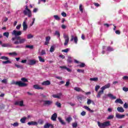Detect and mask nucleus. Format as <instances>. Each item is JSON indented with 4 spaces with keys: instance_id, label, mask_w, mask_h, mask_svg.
<instances>
[{
    "instance_id": "obj_55",
    "label": "nucleus",
    "mask_w": 128,
    "mask_h": 128,
    "mask_svg": "<svg viewBox=\"0 0 128 128\" xmlns=\"http://www.w3.org/2000/svg\"><path fill=\"white\" fill-rule=\"evenodd\" d=\"M86 112H84V111H82L80 114H81V116H86Z\"/></svg>"
},
{
    "instance_id": "obj_7",
    "label": "nucleus",
    "mask_w": 128,
    "mask_h": 128,
    "mask_svg": "<svg viewBox=\"0 0 128 128\" xmlns=\"http://www.w3.org/2000/svg\"><path fill=\"white\" fill-rule=\"evenodd\" d=\"M36 60H28L27 64L29 66H34L36 64Z\"/></svg>"
},
{
    "instance_id": "obj_34",
    "label": "nucleus",
    "mask_w": 128,
    "mask_h": 128,
    "mask_svg": "<svg viewBox=\"0 0 128 128\" xmlns=\"http://www.w3.org/2000/svg\"><path fill=\"white\" fill-rule=\"evenodd\" d=\"M54 18L56 20H60V18L58 15H54Z\"/></svg>"
},
{
    "instance_id": "obj_53",
    "label": "nucleus",
    "mask_w": 128,
    "mask_h": 128,
    "mask_svg": "<svg viewBox=\"0 0 128 128\" xmlns=\"http://www.w3.org/2000/svg\"><path fill=\"white\" fill-rule=\"evenodd\" d=\"M46 54V50H42L41 51V54H40L41 56H44V55Z\"/></svg>"
},
{
    "instance_id": "obj_16",
    "label": "nucleus",
    "mask_w": 128,
    "mask_h": 128,
    "mask_svg": "<svg viewBox=\"0 0 128 128\" xmlns=\"http://www.w3.org/2000/svg\"><path fill=\"white\" fill-rule=\"evenodd\" d=\"M104 94V90H101L100 91L98 92V94L96 96V98H100V96H102V94Z\"/></svg>"
},
{
    "instance_id": "obj_15",
    "label": "nucleus",
    "mask_w": 128,
    "mask_h": 128,
    "mask_svg": "<svg viewBox=\"0 0 128 128\" xmlns=\"http://www.w3.org/2000/svg\"><path fill=\"white\" fill-rule=\"evenodd\" d=\"M62 93H58L57 94H53L52 96L54 98H60V96H62Z\"/></svg>"
},
{
    "instance_id": "obj_31",
    "label": "nucleus",
    "mask_w": 128,
    "mask_h": 128,
    "mask_svg": "<svg viewBox=\"0 0 128 128\" xmlns=\"http://www.w3.org/2000/svg\"><path fill=\"white\" fill-rule=\"evenodd\" d=\"M68 64H72V57L68 56L67 60Z\"/></svg>"
},
{
    "instance_id": "obj_32",
    "label": "nucleus",
    "mask_w": 128,
    "mask_h": 128,
    "mask_svg": "<svg viewBox=\"0 0 128 128\" xmlns=\"http://www.w3.org/2000/svg\"><path fill=\"white\" fill-rule=\"evenodd\" d=\"M72 117L69 116L66 119V122H68V123H70V122H72Z\"/></svg>"
},
{
    "instance_id": "obj_12",
    "label": "nucleus",
    "mask_w": 128,
    "mask_h": 128,
    "mask_svg": "<svg viewBox=\"0 0 128 128\" xmlns=\"http://www.w3.org/2000/svg\"><path fill=\"white\" fill-rule=\"evenodd\" d=\"M56 118H58V114H56V113H54L52 116L51 120L54 122H56Z\"/></svg>"
},
{
    "instance_id": "obj_30",
    "label": "nucleus",
    "mask_w": 128,
    "mask_h": 128,
    "mask_svg": "<svg viewBox=\"0 0 128 128\" xmlns=\"http://www.w3.org/2000/svg\"><path fill=\"white\" fill-rule=\"evenodd\" d=\"M25 48H30V50H32V48H34V46H32V45H26Z\"/></svg>"
},
{
    "instance_id": "obj_58",
    "label": "nucleus",
    "mask_w": 128,
    "mask_h": 128,
    "mask_svg": "<svg viewBox=\"0 0 128 128\" xmlns=\"http://www.w3.org/2000/svg\"><path fill=\"white\" fill-rule=\"evenodd\" d=\"M122 90H123L124 92H128V88L123 87Z\"/></svg>"
},
{
    "instance_id": "obj_36",
    "label": "nucleus",
    "mask_w": 128,
    "mask_h": 128,
    "mask_svg": "<svg viewBox=\"0 0 128 128\" xmlns=\"http://www.w3.org/2000/svg\"><path fill=\"white\" fill-rule=\"evenodd\" d=\"M40 62H44V59L42 58L40 56H38Z\"/></svg>"
},
{
    "instance_id": "obj_24",
    "label": "nucleus",
    "mask_w": 128,
    "mask_h": 128,
    "mask_svg": "<svg viewBox=\"0 0 128 128\" xmlns=\"http://www.w3.org/2000/svg\"><path fill=\"white\" fill-rule=\"evenodd\" d=\"M117 110L118 112H124V110L122 107H118L117 108Z\"/></svg>"
},
{
    "instance_id": "obj_63",
    "label": "nucleus",
    "mask_w": 128,
    "mask_h": 128,
    "mask_svg": "<svg viewBox=\"0 0 128 128\" xmlns=\"http://www.w3.org/2000/svg\"><path fill=\"white\" fill-rule=\"evenodd\" d=\"M2 82H3V84H6V82H8V80L6 79H4L2 80Z\"/></svg>"
},
{
    "instance_id": "obj_51",
    "label": "nucleus",
    "mask_w": 128,
    "mask_h": 128,
    "mask_svg": "<svg viewBox=\"0 0 128 128\" xmlns=\"http://www.w3.org/2000/svg\"><path fill=\"white\" fill-rule=\"evenodd\" d=\"M56 106L58 107V108H61L62 106V104H60V102H56Z\"/></svg>"
},
{
    "instance_id": "obj_49",
    "label": "nucleus",
    "mask_w": 128,
    "mask_h": 128,
    "mask_svg": "<svg viewBox=\"0 0 128 128\" xmlns=\"http://www.w3.org/2000/svg\"><path fill=\"white\" fill-rule=\"evenodd\" d=\"M78 72H82V74H84V70H80V69H78L77 70Z\"/></svg>"
},
{
    "instance_id": "obj_48",
    "label": "nucleus",
    "mask_w": 128,
    "mask_h": 128,
    "mask_svg": "<svg viewBox=\"0 0 128 128\" xmlns=\"http://www.w3.org/2000/svg\"><path fill=\"white\" fill-rule=\"evenodd\" d=\"M78 66L80 68H84V66H86V64H84V63H81V64L78 65Z\"/></svg>"
},
{
    "instance_id": "obj_52",
    "label": "nucleus",
    "mask_w": 128,
    "mask_h": 128,
    "mask_svg": "<svg viewBox=\"0 0 128 128\" xmlns=\"http://www.w3.org/2000/svg\"><path fill=\"white\" fill-rule=\"evenodd\" d=\"M24 48V46L22 45H18L15 47V48Z\"/></svg>"
},
{
    "instance_id": "obj_21",
    "label": "nucleus",
    "mask_w": 128,
    "mask_h": 128,
    "mask_svg": "<svg viewBox=\"0 0 128 128\" xmlns=\"http://www.w3.org/2000/svg\"><path fill=\"white\" fill-rule=\"evenodd\" d=\"M33 88H34L35 90H44V88L40 87L38 84L34 85Z\"/></svg>"
},
{
    "instance_id": "obj_42",
    "label": "nucleus",
    "mask_w": 128,
    "mask_h": 128,
    "mask_svg": "<svg viewBox=\"0 0 128 128\" xmlns=\"http://www.w3.org/2000/svg\"><path fill=\"white\" fill-rule=\"evenodd\" d=\"M21 80L23 82H28V79L26 78H21Z\"/></svg>"
},
{
    "instance_id": "obj_40",
    "label": "nucleus",
    "mask_w": 128,
    "mask_h": 128,
    "mask_svg": "<svg viewBox=\"0 0 128 128\" xmlns=\"http://www.w3.org/2000/svg\"><path fill=\"white\" fill-rule=\"evenodd\" d=\"M54 35L57 36L58 38H60V32L58 31H56Z\"/></svg>"
},
{
    "instance_id": "obj_29",
    "label": "nucleus",
    "mask_w": 128,
    "mask_h": 128,
    "mask_svg": "<svg viewBox=\"0 0 128 128\" xmlns=\"http://www.w3.org/2000/svg\"><path fill=\"white\" fill-rule=\"evenodd\" d=\"M90 80L91 82H98V78H90Z\"/></svg>"
},
{
    "instance_id": "obj_26",
    "label": "nucleus",
    "mask_w": 128,
    "mask_h": 128,
    "mask_svg": "<svg viewBox=\"0 0 128 128\" xmlns=\"http://www.w3.org/2000/svg\"><path fill=\"white\" fill-rule=\"evenodd\" d=\"M84 108H85V110H86L88 112H94V110H90L88 106H84Z\"/></svg>"
},
{
    "instance_id": "obj_61",
    "label": "nucleus",
    "mask_w": 128,
    "mask_h": 128,
    "mask_svg": "<svg viewBox=\"0 0 128 128\" xmlns=\"http://www.w3.org/2000/svg\"><path fill=\"white\" fill-rule=\"evenodd\" d=\"M40 96L43 98H46V95H44V94H40Z\"/></svg>"
},
{
    "instance_id": "obj_5",
    "label": "nucleus",
    "mask_w": 128,
    "mask_h": 128,
    "mask_svg": "<svg viewBox=\"0 0 128 128\" xmlns=\"http://www.w3.org/2000/svg\"><path fill=\"white\" fill-rule=\"evenodd\" d=\"M1 60H4L6 61H3L2 62V64H12V62L8 60H10V58L8 57H6V56H2L0 57Z\"/></svg>"
},
{
    "instance_id": "obj_20",
    "label": "nucleus",
    "mask_w": 128,
    "mask_h": 128,
    "mask_svg": "<svg viewBox=\"0 0 128 128\" xmlns=\"http://www.w3.org/2000/svg\"><path fill=\"white\" fill-rule=\"evenodd\" d=\"M116 104H124V102L120 98H118L115 100Z\"/></svg>"
},
{
    "instance_id": "obj_45",
    "label": "nucleus",
    "mask_w": 128,
    "mask_h": 128,
    "mask_svg": "<svg viewBox=\"0 0 128 128\" xmlns=\"http://www.w3.org/2000/svg\"><path fill=\"white\" fill-rule=\"evenodd\" d=\"M114 115H110L108 118L107 120H112L114 118Z\"/></svg>"
},
{
    "instance_id": "obj_4",
    "label": "nucleus",
    "mask_w": 128,
    "mask_h": 128,
    "mask_svg": "<svg viewBox=\"0 0 128 128\" xmlns=\"http://www.w3.org/2000/svg\"><path fill=\"white\" fill-rule=\"evenodd\" d=\"M23 14L24 16H28V18L32 17V11L28 9V6H26L25 10H24Z\"/></svg>"
},
{
    "instance_id": "obj_1",
    "label": "nucleus",
    "mask_w": 128,
    "mask_h": 128,
    "mask_svg": "<svg viewBox=\"0 0 128 128\" xmlns=\"http://www.w3.org/2000/svg\"><path fill=\"white\" fill-rule=\"evenodd\" d=\"M26 42V40L24 38H22V36H18L17 38V40L14 42V44H24Z\"/></svg>"
},
{
    "instance_id": "obj_23",
    "label": "nucleus",
    "mask_w": 128,
    "mask_h": 128,
    "mask_svg": "<svg viewBox=\"0 0 128 128\" xmlns=\"http://www.w3.org/2000/svg\"><path fill=\"white\" fill-rule=\"evenodd\" d=\"M58 121L60 122L62 124L63 126H65L66 122H64V120H62V118L58 117Z\"/></svg>"
},
{
    "instance_id": "obj_25",
    "label": "nucleus",
    "mask_w": 128,
    "mask_h": 128,
    "mask_svg": "<svg viewBox=\"0 0 128 128\" xmlns=\"http://www.w3.org/2000/svg\"><path fill=\"white\" fill-rule=\"evenodd\" d=\"M15 66L17 68H20V70H24V66L22 65H20L18 64H14Z\"/></svg>"
},
{
    "instance_id": "obj_60",
    "label": "nucleus",
    "mask_w": 128,
    "mask_h": 128,
    "mask_svg": "<svg viewBox=\"0 0 128 128\" xmlns=\"http://www.w3.org/2000/svg\"><path fill=\"white\" fill-rule=\"evenodd\" d=\"M62 16H64V18H66V14L64 12H62V14H61Z\"/></svg>"
},
{
    "instance_id": "obj_47",
    "label": "nucleus",
    "mask_w": 128,
    "mask_h": 128,
    "mask_svg": "<svg viewBox=\"0 0 128 128\" xmlns=\"http://www.w3.org/2000/svg\"><path fill=\"white\" fill-rule=\"evenodd\" d=\"M78 37L75 36L74 38V44H78Z\"/></svg>"
},
{
    "instance_id": "obj_54",
    "label": "nucleus",
    "mask_w": 128,
    "mask_h": 128,
    "mask_svg": "<svg viewBox=\"0 0 128 128\" xmlns=\"http://www.w3.org/2000/svg\"><path fill=\"white\" fill-rule=\"evenodd\" d=\"M50 124L46 123L44 126V128H50Z\"/></svg>"
},
{
    "instance_id": "obj_9",
    "label": "nucleus",
    "mask_w": 128,
    "mask_h": 128,
    "mask_svg": "<svg viewBox=\"0 0 128 128\" xmlns=\"http://www.w3.org/2000/svg\"><path fill=\"white\" fill-rule=\"evenodd\" d=\"M15 106H24V101H16L14 102Z\"/></svg>"
},
{
    "instance_id": "obj_11",
    "label": "nucleus",
    "mask_w": 128,
    "mask_h": 128,
    "mask_svg": "<svg viewBox=\"0 0 128 128\" xmlns=\"http://www.w3.org/2000/svg\"><path fill=\"white\" fill-rule=\"evenodd\" d=\"M110 88V84L108 83L104 86H102L100 88V90H106V88Z\"/></svg>"
},
{
    "instance_id": "obj_8",
    "label": "nucleus",
    "mask_w": 128,
    "mask_h": 128,
    "mask_svg": "<svg viewBox=\"0 0 128 128\" xmlns=\"http://www.w3.org/2000/svg\"><path fill=\"white\" fill-rule=\"evenodd\" d=\"M12 34H14L15 36H22V31H17L16 30H14Z\"/></svg>"
},
{
    "instance_id": "obj_27",
    "label": "nucleus",
    "mask_w": 128,
    "mask_h": 128,
    "mask_svg": "<svg viewBox=\"0 0 128 128\" xmlns=\"http://www.w3.org/2000/svg\"><path fill=\"white\" fill-rule=\"evenodd\" d=\"M106 50L107 52H114V48H112V47L109 46L107 47Z\"/></svg>"
},
{
    "instance_id": "obj_38",
    "label": "nucleus",
    "mask_w": 128,
    "mask_h": 128,
    "mask_svg": "<svg viewBox=\"0 0 128 128\" xmlns=\"http://www.w3.org/2000/svg\"><path fill=\"white\" fill-rule=\"evenodd\" d=\"M34 38V36H32V34H28L27 36V38L28 40H30V38Z\"/></svg>"
},
{
    "instance_id": "obj_39",
    "label": "nucleus",
    "mask_w": 128,
    "mask_h": 128,
    "mask_svg": "<svg viewBox=\"0 0 128 128\" xmlns=\"http://www.w3.org/2000/svg\"><path fill=\"white\" fill-rule=\"evenodd\" d=\"M72 128H76L78 126V122H75L72 124Z\"/></svg>"
},
{
    "instance_id": "obj_50",
    "label": "nucleus",
    "mask_w": 128,
    "mask_h": 128,
    "mask_svg": "<svg viewBox=\"0 0 128 128\" xmlns=\"http://www.w3.org/2000/svg\"><path fill=\"white\" fill-rule=\"evenodd\" d=\"M100 88V86L98 85H96L95 87V90L96 92H98V89Z\"/></svg>"
},
{
    "instance_id": "obj_59",
    "label": "nucleus",
    "mask_w": 128,
    "mask_h": 128,
    "mask_svg": "<svg viewBox=\"0 0 128 128\" xmlns=\"http://www.w3.org/2000/svg\"><path fill=\"white\" fill-rule=\"evenodd\" d=\"M22 27V24H20L19 25H18L16 27V30H20V28Z\"/></svg>"
},
{
    "instance_id": "obj_6",
    "label": "nucleus",
    "mask_w": 128,
    "mask_h": 128,
    "mask_svg": "<svg viewBox=\"0 0 128 128\" xmlns=\"http://www.w3.org/2000/svg\"><path fill=\"white\" fill-rule=\"evenodd\" d=\"M63 36L65 40L64 46H68V42H70V37H68V35H66V34H64Z\"/></svg>"
},
{
    "instance_id": "obj_3",
    "label": "nucleus",
    "mask_w": 128,
    "mask_h": 128,
    "mask_svg": "<svg viewBox=\"0 0 128 128\" xmlns=\"http://www.w3.org/2000/svg\"><path fill=\"white\" fill-rule=\"evenodd\" d=\"M12 84H16V86H20L21 88H22L24 86H28V84L24 82H22V81H13L12 83Z\"/></svg>"
},
{
    "instance_id": "obj_18",
    "label": "nucleus",
    "mask_w": 128,
    "mask_h": 128,
    "mask_svg": "<svg viewBox=\"0 0 128 128\" xmlns=\"http://www.w3.org/2000/svg\"><path fill=\"white\" fill-rule=\"evenodd\" d=\"M2 48H12V44H10L9 43L4 44H2Z\"/></svg>"
},
{
    "instance_id": "obj_28",
    "label": "nucleus",
    "mask_w": 128,
    "mask_h": 128,
    "mask_svg": "<svg viewBox=\"0 0 128 128\" xmlns=\"http://www.w3.org/2000/svg\"><path fill=\"white\" fill-rule=\"evenodd\" d=\"M54 48H56L54 46H51L50 50V52H54Z\"/></svg>"
},
{
    "instance_id": "obj_37",
    "label": "nucleus",
    "mask_w": 128,
    "mask_h": 128,
    "mask_svg": "<svg viewBox=\"0 0 128 128\" xmlns=\"http://www.w3.org/2000/svg\"><path fill=\"white\" fill-rule=\"evenodd\" d=\"M3 36L8 38V36H10V33L8 32H5L3 34Z\"/></svg>"
},
{
    "instance_id": "obj_64",
    "label": "nucleus",
    "mask_w": 128,
    "mask_h": 128,
    "mask_svg": "<svg viewBox=\"0 0 128 128\" xmlns=\"http://www.w3.org/2000/svg\"><path fill=\"white\" fill-rule=\"evenodd\" d=\"M128 104H126V103H125L124 105V108H128Z\"/></svg>"
},
{
    "instance_id": "obj_22",
    "label": "nucleus",
    "mask_w": 128,
    "mask_h": 128,
    "mask_svg": "<svg viewBox=\"0 0 128 128\" xmlns=\"http://www.w3.org/2000/svg\"><path fill=\"white\" fill-rule=\"evenodd\" d=\"M42 86H50V80L44 81L42 83Z\"/></svg>"
},
{
    "instance_id": "obj_56",
    "label": "nucleus",
    "mask_w": 128,
    "mask_h": 128,
    "mask_svg": "<svg viewBox=\"0 0 128 128\" xmlns=\"http://www.w3.org/2000/svg\"><path fill=\"white\" fill-rule=\"evenodd\" d=\"M38 123L40 124H44V120H40L38 121Z\"/></svg>"
},
{
    "instance_id": "obj_13",
    "label": "nucleus",
    "mask_w": 128,
    "mask_h": 128,
    "mask_svg": "<svg viewBox=\"0 0 128 128\" xmlns=\"http://www.w3.org/2000/svg\"><path fill=\"white\" fill-rule=\"evenodd\" d=\"M116 118H124V114H120L118 113H116Z\"/></svg>"
},
{
    "instance_id": "obj_43",
    "label": "nucleus",
    "mask_w": 128,
    "mask_h": 128,
    "mask_svg": "<svg viewBox=\"0 0 128 128\" xmlns=\"http://www.w3.org/2000/svg\"><path fill=\"white\" fill-rule=\"evenodd\" d=\"M12 126H14V128L16 127V126H18V122H16L14 123L13 124H11Z\"/></svg>"
},
{
    "instance_id": "obj_17",
    "label": "nucleus",
    "mask_w": 128,
    "mask_h": 128,
    "mask_svg": "<svg viewBox=\"0 0 128 128\" xmlns=\"http://www.w3.org/2000/svg\"><path fill=\"white\" fill-rule=\"evenodd\" d=\"M107 96H108V98H110V100H116V97L115 96H114L112 94H107Z\"/></svg>"
},
{
    "instance_id": "obj_19",
    "label": "nucleus",
    "mask_w": 128,
    "mask_h": 128,
    "mask_svg": "<svg viewBox=\"0 0 128 128\" xmlns=\"http://www.w3.org/2000/svg\"><path fill=\"white\" fill-rule=\"evenodd\" d=\"M28 126H38V122L34 121H32L28 122Z\"/></svg>"
},
{
    "instance_id": "obj_62",
    "label": "nucleus",
    "mask_w": 128,
    "mask_h": 128,
    "mask_svg": "<svg viewBox=\"0 0 128 128\" xmlns=\"http://www.w3.org/2000/svg\"><path fill=\"white\" fill-rule=\"evenodd\" d=\"M92 104V100H90V99H88L87 101V104Z\"/></svg>"
},
{
    "instance_id": "obj_41",
    "label": "nucleus",
    "mask_w": 128,
    "mask_h": 128,
    "mask_svg": "<svg viewBox=\"0 0 128 128\" xmlns=\"http://www.w3.org/2000/svg\"><path fill=\"white\" fill-rule=\"evenodd\" d=\"M79 10H80V12H84V9L82 8V4H80Z\"/></svg>"
},
{
    "instance_id": "obj_33",
    "label": "nucleus",
    "mask_w": 128,
    "mask_h": 128,
    "mask_svg": "<svg viewBox=\"0 0 128 128\" xmlns=\"http://www.w3.org/2000/svg\"><path fill=\"white\" fill-rule=\"evenodd\" d=\"M26 117L20 119V122H22V124H24L26 122Z\"/></svg>"
},
{
    "instance_id": "obj_2",
    "label": "nucleus",
    "mask_w": 128,
    "mask_h": 128,
    "mask_svg": "<svg viewBox=\"0 0 128 128\" xmlns=\"http://www.w3.org/2000/svg\"><path fill=\"white\" fill-rule=\"evenodd\" d=\"M98 124L100 128H106V126H110V122L106 121L103 123H100V122H98Z\"/></svg>"
},
{
    "instance_id": "obj_35",
    "label": "nucleus",
    "mask_w": 128,
    "mask_h": 128,
    "mask_svg": "<svg viewBox=\"0 0 128 128\" xmlns=\"http://www.w3.org/2000/svg\"><path fill=\"white\" fill-rule=\"evenodd\" d=\"M8 54L9 56H18V54L16 52H10Z\"/></svg>"
},
{
    "instance_id": "obj_57",
    "label": "nucleus",
    "mask_w": 128,
    "mask_h": 128,
    "mask_svg": "<svg viewBox=\"0 0 128 128\" xmlns=\"http://www.w3.org/2000/svg\"><path fill=\"white\" fill-rule=\"evenodd\" d=\"M46 42H50V36H47V37H46Z\"/></svg>"
},
{
    "instance_id": "obj_14",
    "label": "nucleus",
    "mask_w": 128,
    "mask_h": 128,
    "mask_svg": "<svg viewBox=\"0 0 128 128\" xmlns=\"http://www.w3.org/2000/svg\"><path fill=\"white\" fill-rule=\"evenodd\" d=\"M23 26V30H28V24H26V21H24L22 24Z\"/></svg>"
},
{
    "instance_id": "obj_44",
    "label": "nucleus",
    "mask_w": 128,
    "mask_h": 128,
    "mask_svg": "<svg viewBox=\"0 0 128 128\" xmlns=\"http://www.w3.org/2000/svg\"><path fill=\"white\" fill-rule=\"evenodd\" d=\"M69 51H70V48H66L65 50H62V52H66V54L67 52H68Z\"/></svg>"
},
{
    "instance_id": "obj_10",
    "label": "nucleus",
    "mask_w": 128,
    "mask_h": 128,
    "mask_svg": "<svg viewBox=\"0 0 128 128\" xmlns=\"http://www.w3.org/2000/svg\"><path fill=\"white\" fill-rule=\"evenodd\" d=\"M43 102H44L43 104L44 106H48L52 104V100H44Z\"/></svg>"
},
{
    "instance_id": "obj_46",
    "label": "nucleus",
    "mask_w": 128,
    "mask_h": 128,
    "mask_svg": "<svg viewBox=\"0 0 128 128\" xmlns=\"http://www.w3.org/2000/svg\"><path fill=\"white\" fill-rule=\"evenodd\" d=\"M74 90H76V92H80L82 90V89L80 88L76 87L74 88Z\"/></svg>"
}]
</instances>
